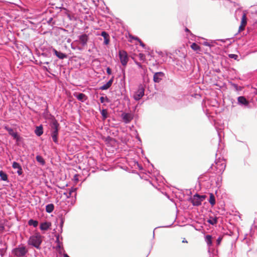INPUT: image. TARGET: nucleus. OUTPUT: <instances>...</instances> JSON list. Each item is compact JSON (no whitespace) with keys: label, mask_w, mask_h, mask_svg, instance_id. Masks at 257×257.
Listing matches in <instances>:
<instances>
[{"label":"nucleus","mask_w":257,"mask_h":257,"mask_svg":"<svg viewBox=\"0 0 257 257\" xmlns=\"http://www.w3.org/2000/svg\"><path fill=\"white\" fill-rule=\"evenodd\" d=\"M135 63L140 67V68H143V66L141 65V64L136 61H135Z\"/></svg>","instance_id":"nucleus-35"},{"label":"nucleus","mask_w":257,"mask_h":257,"mask_svg":"<svg viewBox=\"0 0 257 257\" xmlns=\"http://www.w3.org/2000/svg\"><path fill=\"white\" fill-rule=\"evenodd\" d=\"M75 191V189H72L71 190H69L68 194L64 193V194L65 195L67 198H70L71 197L72 193L74 192Z\"/></svg>","instance_id":"nucleus-30"},{"label":"nucleus","mask_w":257,"mask_h":257,"mask_svg":"<svg viewBox=\"0 0 257 257\" xmlns=\"http://www.w3.org/2000/svg\"><path fill=\"white\" fill-rule=\"evenodd\" d=\"M64 257H70L67 254L65 253L64 254Z\"/></svg>","instance_id":"nucleus-39"},{"label":"nucleus","mask_w":257,"mask_h":257,"mask_svg":"<svg viewBox=\"0 0 257 257\" xmlns=\"http://www.w3.org/2000/svg\"><path fill=\"white\" fill-rule=\"evenodd\" d=\"M138 57L140 60L143 61H146V56L144 54L139 53L138 55Z\"/></svg>","instance_id":"nucleus-31"},{"label":"nucleus","mask_w":257,"mask_h":257,"mask_svg":"<svg viewBox=\"0 0 257 257\" xmlns=\"http://www.w3.org/2000/svg\"><path fill=\"white\" fill-rule=\"evenodd\" d=\"M114 77L112 76L111 78L104 85L100 87L101 90H106L109 88L112 85Z\"/></svg>","instance_id":"nucleus-12"},{"label":"nucleus","mask_w":257,"mask_h":257,"mask_svg":"<svg viewBox=\"0 0 257 257\" xmlns=\"http://www.w3.org/2000/svg\"><path fill=\"white\" fill-rule=\"evenodd\" d=\"M208 222L212 225H214L217 223V218L216 217H210L209 220H208Z\"/></svg>","instance_id":"nucleus-26"},{"label":"nucleus","mask_w":257,"mask_h":257,"mask_svg":"<svg viewBox=\"0 0 257 257\" xmlns=\"http://www.w3.org/2000/svg\"><path fill=\"white\" fill-rule=\"evenodd\" d=\"M141 45L142 46H144V44L142 42H141Z\"/></svg>","instance_id":"nucleus-40"},{"label":"nucleus","mask_w":257,"mask_h":257,"mask_svg":"<svg viewBox=\"0 0 257 257\" xmlns=\"http://www.w3.org/2000/svg\"><path fill=\"white\" fill-rule=\"evenodd\" d=\"M122 119L125 123L130 122L133 119V116L130 113H123L122 114Z\"/></svg>","instance_id":"nucleus-11"},{"label":"nucleus","mask_w":257,"mask_h":257,"mask_svg":"<svg viewBox=\"0 0 257 257\" xmlns=\"http://www.w3.org/2000/svg\"><path fill=\"white\" fill-rule=\"evenodd\" d=\"M164 76V74L163 72H156L154 75L153 80L155 82L159 83L161 81L162 79V77Z\"/></svg>","instance_id":"nucleus-8"},{"label":"nucleus","mask_w":257,"mask_h":257,"mask_svg":"<svg viewBox=\"0 0 257 257\" xmlns=\"http://www.w3.org/2000/svg\"><path fill=\"white\" fill-rule=\"evenodd\" d=\"M108 98L105 97H104L103 96H101L100 98V100L101 101V103H103L104 102L105 100H106V101H108Z\"/></svg>","instance_id":"nucleus-33"},{"label":"nucleus","mask_w":257,"mask_h":257,"mask_svg":"<svg viewBox=\"0 0 257 257\" xmlns=\"http://www.w3.org/2000/svg\"><path fill=\"white\" fill-rule=\"evenodd\" d=\"M4 229V227L2 225L0 224V231H3Z\"/></svg>","instance_id":"nucleus-36"},{"label":"nucleus","mask_w":257,"mask_h":257,"mask_svg":"<svg viewBox=\"0 0 257 257\" xmlns=\"http://www.w3.org/2000/svg\"><path fill=\"white\" fill-rule=\"evenodd\" d=\"M12 167L14 169H18L17 172L19 175H21L22 174L23 170L22 167L18 163L16 162H14L12 165Z\"/></svg>","instance_id":"nucleus-10"},{"label":"nucleus","mask_w":257,"mask_h":257,"mask_svg":"<svg viewBox=\"0 0 257 257\" xmlns=\"http://www.w3.org/2000/svg\"><path fill=\"white\" fill-rule=\"evenodd\" d=\"M212 237L211 235H207L206 236V240L208 244L210 245L212 243Z\"/></svg>","instance_id":"nucleus-29"},{"label":"nucleus","mask_w":257,"mask_h":257,"mask_svg":"<svg viewBox=\"0 0 257 257\" xmlns=\"http://www.w3.org/2000/svg\"><path fill=\"white\" fill-rule=\"evenodd\" d=\"M27 252V250L24 246L16 248L14 250V254L19 257L24 256Z\"/></svg>","instance_id":"nucleus-5"},{"label":"nucleus","mask_w":257,"mask_h":257,"mask_svg":"<svg viewBox=\"0 0 257 257\" xmlns=\"http://www.w3.org/2000/svg\"><path fill=\"white\" fill-rule=\"evenodd\" d=\"M205 195H194L191 198V202L194 206H199L202 202L206 198Z\"/></svg>","instance_id":"nucleus-2"},{"label":"nucleus","mask_w":257,"mask_h":257,"mask_svg":"<svg viewBox=\"0 0 257 257\" xmlns=\"http://www.w3.org/2000/svg\"><path fill=\"white\" fill-rule=\"evenodd\" d=\"M182 242H184V243H187V240L185 238L182 240Z\"/></svg>","instance_id":"nucleus-38"},{"label":"nucleus","mask_w":257,"mask_h":257,"mask_svg":"<svg viewBox=\"0 0 257 257\" xmlns=\"http://www.w3.org/2000/svg\"><path fill=\"white\" fill-rule=\"evenodd\" d=\"M106 72L109 75H110L111 74V70L109 67L107 68Z\"/></svg>","instance_id":"nucleus-34"},{"label":"nucleus","mask_w":257,"mask_h":257,"mask_svg":"<svg viewBox=\"0 0 257 257\" xmlns=\"http://www.w3.org/2000/svg\"><path fill=\"white\" fill-rule=\"evenodd\" d=\"M119 57L121 64L125 66L128 62V58L127 53L123 50L119 51Z\"/></svg>","instance_id":"nucleus-3"},{"label":"nucleus","mask_w":257,"mask_h":257,"mask_svg":"<svg viewBox=\"0 0 257 257\" xmlns=\"http://www.w3.org/2000/svg\"><path fill=\"white\" fill-rule=\"evenodd\" d=\"M42 236L39 234H36V235L31 236L28 240V244L39 249L42 242Z\"/></svg>","instance_id":"nucleus-1"},{"label":"nucleus","mask_w":257,"mask_h":257,"mask_svg":"<svg viewBox=\"0 0 257 257\" xmlns=\"http://www.w3.org/2000/svg\"><path fill=\"white\" fill-rule=\"evenodd\" d=\"M54 209V206L53 204H49L46 206V211L48 213H51Z\"/></svg>","instance_id":"nucleus-21"},{"label":"nucleus","mask_w":257,"mask_h":257,"mask_svg":"<svg viewBox=\"0 0 257 257\" xmlns=\"http://www.w3.org/2000/svg\"><path fill=\"white\" fill-rule=\"evenodd\" d=\"M36 159L41 165H45V161L42 156L38 155L36 156Z\"/></svg>","instance_id":"nucleus-23"},{"label":"nucleus","mask_w":257,"mask_h":257,"mask_svg":"<svg viewBox=\"0 0 257 257\" xmlns=\"http://www.w3.org/2000/svg\"><path fill=\"white\" fill-rule=\"evenodd\" d=\"M51 226V223L49 222H45L41 223L40 228L42 230H47Z\"/></svg>","instance_id":"nucleus-13"},{"label":"nucleus","mask_w":257,"mask_h":257,"mask_svg":"<svg viewBox=\"0 0 257 257\" xmlns=\"http://www.w3.org/2000/svg\"><path fill=\"white\" fill-rule=\"evenodd\" d=\"M28 224L29 225H33L34 227H37L38 225V222L36 220L30 219L28 221Z\"/></svg>","instance_id":"nucleus-27"},{"label":"nucleus","mask_w":257,"mask_h":257,"mask_svg":"<svg viewBox=\"0 0 257 257\" xmlns=\"http://www.w3.org/2000/svg\"><path fill=\"white\" fill-rule=\"evenodd\" d=\"M88 40V36L85 34H84L79 36V41L80 43L83 46L87 45V43Z\"/></svg>","instance_id":"nucleus-9"},{"label":"nucleus","mask_w":257,"mask_h":257,"mask_svg":"<svg viewBox=\"0 0 257 257\" xmlns=\"http://www.w3.org/2000/svg\"><path fill=\"white\" fill-rule=\"evenodd\" d=\"M74 95L77 97V98L81 101H84L86 99V95L83 93H78L74 94Z\"/></svg>","instance_id":"nucleus-18"},{"label":"nucleus","mask_w":257,"mask_h":257,"mask_svg":"<svg viewBox=\"0 0 257 257\" xmlns=\"http://www.w3.org/2000/svg\"><path fill=\"white\" fill-rule=\"evenodd\" d=\"M209 203L211 204V205H214L215 204V199L214 196L212 193L210 194V197H209Z\"/></svg>","instance_id":"nucleus-24"},{"label":"nucleus","mask_w":257,"mask_h":257,"mask_svg":"<svg viewBox=\"0 0 257 257\" xmlns=\"http://www.w3.org/2000/svg\"><path fill=\"white\" fill-rule=\"evenodd\" d=\"M185 31L186 32H188V33H191L190 31V30H189L187 28H185Z\"/></svg>","instance_id":"nucleus-37"},{"label":"nucleus","mask_w":257,"mask_h":257,"mask_svg":"<svg viewBox=\"0 0 257 257\" xmlns=\"http://www.w3.org/2000/svg\"><path fill=\"white\" fill-rule=\"evenodd\" d=\"M238 102L240 103L244 104V105H247L248 103V101L243 96H239V97H238Z\"/></svg>","instance_id":"nucleus-20"},{"label":"nucleus","mask_w":257,"mask_h":257,"mask_svg":"<svg viewBox=\"0 0 257 257\" xmlns=\"http://www.w3.org/2000/svg\"><path fill=\"white\" fill-rule=\"evenodd\" d=\"M35 134L38 136H41L43 133V127L42 125L37 126L35 131Z\"/></svg>","instance_id":"nucleus-19"},{"label":"nucleus","mask_w":257,"mask_h":257,"mask_svg":"<svg viewBox=\"0 0 257 257\" xmlns=\"http://www.w3.org/2000/svg\"><path fill=\"white\" fill-rule=\"evenodd\" d=\"M7 130L9 132V134L11 135L12 136H13L14 138H17L18 137L17 133L16 132H14L13 130L11 128H6Z\"/></svg>","instance_id":"nucleus-22"},{"label":"nucleus","mask_w":257,"mask_h":257,"mask_svg":"<svg viewBox=\"0 0 257 257\" xmlns=\"http://www.w3.org/2000/svg\"><path fill=\"white\" fill-rule=\"evenodd\" d=\"M53 51L54 53V54L56 55V56L58 57L59 59H63L64 58H66L67 57V55H66L65 54L58 51L55 49H53Z\"/></svg>","instance_id":"nucleus-14"},{"label":"nucleus","mask_w":257,"mask_h":257,"mask_svg":"<svg viewBox=\"0 0 257 257\" xmlns=\"http://www.w3.org/2000/svg\"><path fill=\"white\" fill-rule=\"evenodd\" d=\"M51 131H59L60 125L55 119H53L50 123Z\"/></svg>","instance_id":"nucleus-7"},{"label":"nucleus","mask_w":257,"mask_h":257,"mask_svg":"<svg viewBox=\"0 0 257 257\" xmlns=\"http://www.w3.org/2000/svg\"><path fill=\"white\" fill-rule=\"evenodd\" d=\"M0 177L3 181H7L8 180L7 175L3 171H0Z\"/></svg>","instance_id":"nucleus-25"},{"label":"nucleus","mask_w":257,"mask_h":257,"mask_svg":"<svg viewBox=\"0 0 257 257\" xmlns=\"http://www.w3.org/2000/svg\"><path fill=\"white\" fill-rule=\"evenodd\" d=\"M51 137L53 139V141L55 143H58V131H51Z\"/></svg>","instance_id":"nucleus-16"},{"label":"nucleus","mask_w":257,"mask_h":257,"mask_svg":"<svg viewBox=\"0 0 257 257\" xmlns=\"http://www.w3.org/2000/svg\"><path fill=\"white\" fill-rule=\"evenodd\" d=\"M191 48L194 51H196L197 53H199L201 51V47L196 43H193L191 45Z\"/></svg>","instance_id":"nucleus-17"},{"label":"nucleus","mask_w":257,"mask_h":257,"mask_svg":"<svg viewBox=\"0 0 257 257\" xmlns=\"http://www.w3.org/2000/svg\"><path fill=\"white\" fill-rule=\"evenodd\" d=\"M145 89L142 85H140L138 90L135 92L134 98L136 100H139L144 95Z\"/></svg>","instance_id":"nucleus-4"},{"label":"nucleus","mask_w":257,"mask_h":257,"mask_svg":"<svg viewBox=\"0 0 257 257\" xmlns=\"http://www.w3.org/2000/svg\"><path fill=\"white\" fill-rule=\"evenodd\" d=\"M229 57L230 58H232V59H234L235 60H237V58H238V56L236 54H229L228 55Z\"/></svg>","instance_id":"nucleus-32"},{"label":"nucleus","mask_w":257,"mask_h":257,"mask_svg":"<svg viewBox=\"0 0 257 257\" xmlns=\"http://www.w3.org/2000/svg\"><path fill=\"white\" fill-rule=\"evenodd\" d=\"M247 24L246 14L243 13L241 18L240 25L239 27V31L241 32L244 30L245 27Z\"/></svg>","instance_id":"nucleus-6"},{"label":"nucleus","mask_w":257,"mask_h":257,"mask_svg":"<svg viewBox=\"0 0 257 257\" xmlns=\"http://www.w3.org/2000/svg\"><path fill=\"white\" fill-rule=\"evenodd\" d=\"M217 241L219 242V241H220V239H219V238H218V240H217Z\"/></svg>","instance_id":"nucleus-41"},{"label":"nucleus","mask_w":257,"mask_h":257,"mask_svg":"<svg viewBox=\"0 0 257 257\" xmlns=\"http://www.w3.org/2000/svg\"><path fill=\"white\" fill-rule=\"evenodd\" d=\"M103 119H105L108 117V113L106 109H102L101 112Z\"/></svg>","instance_id":"nucleus-28"},{"label":"nucleus","mask_w":257,"mask_h":257,"mask_svg":"<svg viewBox=\"0 0 257 257\" xmlns=\"http://www.w3.org/2000/svg\"><path fill=\"white\" fill-rule=\"evenodd\" d=\"M101 36L104 38V44L105 45H108L109 42V35L105 31L102 32Z\"/></svg>","instance_id":"nucleus-15"}]
</instances>
